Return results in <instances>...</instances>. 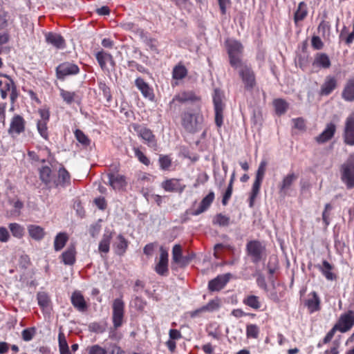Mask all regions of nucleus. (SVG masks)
Segmentation results:
<instances>
[{
    "label": "nucleus",
    "instance_id": "7",
    "mask_svg": "<svg viewBox=\"0 0 354 354\" xmlns=\"http://www.w3.org/2000/svg\"><path fill=\"white\" fill-rule=\"evenodd\" d=\"M248 255L252 257L254 263H258L265 254L266 248L260 241H251L247 244Z\"/></svg>",
    "mask_w": 354,
    "mask_h": 354
},
{
    "label": "nucleus",
    "instance_id": "37",
    "mask_svg": "<svg viewBox=\"0 0 354 354\" xmlns=\"http://www.w3.org/2000/svg\"><path fill=\"white\" fill-rule=\"evenodd\" d=\"M199 100V98L196 96L192 92H182L175 95L173 98V102L177 101L178 102L183 103L187 101H197Z\"/></svg>",
    "mask_w": 354,
    "mask_h": 354
},
{
    "label": "nucleus",
    "instance_id": "46",
    "mask_svg": "<svg viewBox=\"0 0 354 354\" xmlns=\"http://www.w3.org/2000/svg\"><path fill=\"white\" fill-rule=\"evenodd\" d=\"M336 86V81L333 78L328 79L323 84L322 88V93L328 95Z\"/></svg>",
    "mask_w": 354,
    "mask_h": 354
},
{
    "label": "nucleus",
    "instance_id": "13",
    "mask_svg": "<svg viewBox=\"0 0 354 354\" xmlns=\"http://www.w3.org/2000/svg\"><path fill=\"white\" fill-rule=\"evenodd\" d=\"M344 139L346 145H354V113L351 114L345 121Z\"/></svg>",
    "mask_w": 354,
    "mask_h": 354
},
{
    "label": "nucleus",
    "instance_id": "42",
    "mask_svg": "<svg viewBox=\"0 0 354 354\" xmlns=\"http://www.w3.org/2000/svg\"><path fill=\"white\" fill-rule=\"evenodd\" d=\"M297 176L293 173H290V174H288V175H286L283 178V179L280 185V192H283L286 190H287L288 189H289L290 187V186L292 185V184L293 183V182L297 180Z\"/></svg>",
    "mask_w": 354,
    "mask_h": 354
},
{
    "label": "nucleus",
    "instance_id": "18",
    "mask_svg": "<svg viewBox=\"0 0 354 354\" xmlns=\"http://www.w3.org/2000/svg\"><path fill=\"white\" fill-rule=\"evenodd\" d=\"M317 268L328 281H335L337 279V275L334 272V266L328 261L324 260L322 265L318 266Z\"/></svg>",
    "mask_w": 354,
    "mask_h": 354
},
{
    "label": "nucleus",
    "instance_id": "55",
    "mask_svg": "<svg viewBox=\"0 0 354 354\" xmlns=\"http://www.w3.org/2000/svg\"><path fill=\"white\" fill-rule=\"evenodd\" d=\"M88 354H106L107 351L105 348L98 344L88 346L86 348Z\"/></svg>",
    "mask_w": 354,
    "mask_h": 354
},
{
    "label": "nucleus",
    "instance_id": "48",
    "mask_svg": "<svg viewBox=\"0 0 354 354\" xmlns=\"http://www.w3.org/2000/svg\"><path fill=\"white\" fill-rule=\"evenodd\" d=\"M212 223L219 226H227L230 223V217L223 214H218L214 217Z\"/></svg>",
    "mask_w": 354,
    "mask_h": 354
},
{
    "label": "nucleus",
    "instance_id": "40",
    "mask_svg": "<svg viewBox=\"0 0 354 354\" xmlns=\"http://www.w3.org/2000/svg\"><path fill=\"white\" fill-rule=\"evenodd\" d=\"M243 304L253 309L258 310L261 306L259 297L255 295H248L243 299Z\"/></svg>",
    "mask_w": 354,
    "mask_h": 354
},
{
    "label": "nucleus",
    "instance_id": "49",
    "mask_svg": "<svg viewBox=\"0 0 354 354\" xmlns=\"http://www.w3.org/2000/svg\"><path fill=\"white\" fill-rule=\"evenodd\" d=\"M135 156L138 160L146 166L149 165L150 160L147 156L138 147L133 148Z\"/></svg>",
    "mask_w": 354,
    "mask_h": 354
},
{
    "label": "nucleus",
    "instance_id": "39",
    "mask_svg": "<svg viewBox=\"0 0 354 354\" xmlns=\"http://www.w3.org/2000/svg\"><path fill=\"white\" fill-rule=\"evenodd\" d=\"M187 69L182 64L176 65L172 71V77L175 80H180L187 75Z\"/></svg>",
    "mask_w": 354,
    "mask_h": 354
},
{
    "label": "nucleus",
    "instance_id": "50",
    "mask_svg": "<svg viewBox=\"0 0 354 354\" xmlns=\"http://www.w3.org/2000/svg\"><path fill=\"white\" fill-rule=\"evenodd\" d=\"M160 167L163 170H167L171 165V158L167 155H160L159 157Z\"/></svg>",
    "mask_w": 354,
    "mask_h": 354
},
{
    "label": "nucleus",
    "instance_id": "17",
    "mask_svg": "<svg viewBox=\"0 0 354 354\" xmlns=\"http://www.w3.org/2000/svg\"><path fill=\"white\" fill-rule=\"evenodd\" d=\"M39 179L48 188L54 187L55 174L49 166H42L39 169Z\"/></svg>",
    "mask_w": 354,
    "mask_h": 354
},
{
    "label": "nucleus",
    "instance_id": "63",
    "mask_svg": "<svg viewBox=\"0 0 354 354\" xmlns=\"http://www.w3.org/2000/svg\"><path fill=\"white\" fill-rule=\"evenodd\" d=\"M232 187L231 186H228L225 192L223 194V199H222V203L223 205H226L228 203V201H230L232 194Z\"/></svg>",
    "mask_w": 354,
    "mask_h": 354
},
{
    "label": "nucleus",
    "instance_id": "26",
    "mask_svg": "<svg viewBox=\"0 0 354 354\" xmlns=\"http://www.w3.org/2000/svg\"><path fill=\"white\" fill-rule=\"evenodd\" d=\"M336 127L333 123H329L326 125L324 131L317 137H316V141L319 143H324L330 140L335 132Z\"/></svg>",
    "mask_w": 354,
    "mask_h": 354
},
{
    "label": "nucleus",
    "instance_id": "22",
    "mask_svg": "<svg viewBox=\"0 0 354 354\" xmlns=\"http://www.w3.org/2000/svg\"><path fill=\"white\" fill-rule=\"evenodd\" d=\"M136 86L140 91L142 95L149 99L150 100H153L154 98V94L153 89L149 86V85L141 77H138L135 81Z\"/></svg>",
    "mask_w": 354,
    "mask_h": 354
},
{
    "label": "nucleus",
    "instance_id": "64",
    "mask_svg": "<svg viewBox=\"0 0 354 354\" xmlns=\"http://www.w3.org/2000/svg\"><path fill=\"white\" fill-rule=\"evenodd\" d=\"M10 238L8 230L4 227H0V241L7 242Z\"/></svg>",
    "mask_w": 354,
    "mask_h": 354
},
{
    "label": "nucleus",
    "instance_id": "1",
    "mask_svg": "<svg viewBox=\"0 0 354 354\" xmlns=\"http://www.w3.org/2000/svg\"><path fill=\"white\" fill-rule=\"evenodd\" d=\"M225 47L230 65L233 68H238L242 64L241 57L243 53L242 44L237 40L229 39L225 41Z\"/></svg>",
    "mask_w": 354,
    "mask_h": 354
},
{
    "label": "nucleus",
    "instance_id": "32",
    "mask_svg": "<svg viewBox=\"0 0 354 354\" xmlns=\"http://www.w3.org/2000/svg\"><path fill=\"white\" fill-rule=\"evenodd\" d=\"M313 65L315 67L328 68L330 66V61L326 54L317 53L315 57Z\"/></svg>",
    "mask_w": 354,
    "mask_h": 354
},
{
    "label": "nucleus",
    "instance_id": "23",
    "mask_svg": "<svg viewBox=\"0 0 354 354\" xmlns=\"http://www.w3.org/2000/svg\"><path fill=\"white\" fill-rule=\"evenodd\" d=\"M214 197V193L213 192H210L205 197L202 199L198 205V207L194 209L192 214L196 216L206 211L213 203Z\"/></svg>",
    "mask_w": 354,
    "mask_h": 354
},
{
    "label": "nucleus",
    "instance_id": "28",
    "mask_svg": "<svg viewBox=\"0 0 354 354\" xmlns=\"http://www.w3.org/2000/svg\"><path fill=\"white\" fill-rule=\"evenodd\" d=\"M306 305L310 313L316 312L320 309V299L315 292H313L308 295V299L306 301Z\"/></svg>",
    "mask_w": 354,
    "mask_h": 354
},
{
    "label": "nucleus",
    "instance_id": "5",
    "mask_svg": "<svg viewBox=\"0 0 354 354\" xmlns=\"http://www.w3.org/2000/svg\"><path fill=\"white\" fill-rule=\"evenodd\" d=\"M112 322L115 328H120L124 323V303L122 298H117L112 304Z\"/></svg>",
    "mask_w": 354,
    "mask_h": 354
},
{
    "label": "nucleus",
    "instance_id": "10",
    "mask_svg": "<svg viewBox=\"0 0 354 354\" xmlns=\"http://www.w3.org/2000/svg\"><path fill=\"white\" fill-rule=\"evenodd\" d=\"M353 325L354 312L349 310L340 316L337 322L335 324V328H337L341 333H345L349 330Z\"/></svg>",
    "mask_w": 354,
    "mask_h": 354
},
{
    "label": "nucleus",
    "instance_id": "53",
    "mask_svg": "<svg viewBox=\"0 0 354 354\" xmlns=\"http://www.w3.org/2000/svg\"><path fill=\"white\" fill-rule=\"evenodd\" d=\"M75 136L79 142L82 144L83 145L88 146L90 144V140L84 133L80 130L77 129L75 131Z\"/></svg>",
    "mask_w": 354,
    "mask_h": 354
},
{
    "label": "nucleus",
    "instance_id": "12",
    "mask_svg": "<svg viewBox=\"0 0 354 354\" xmlns=\"http://www.w3.org/2000/svg\"><path fill=\"white\" fill-rule=\"evenodd\" d=\"M109 185L115 191L125 189L127 182L125 176L118 173H109L107 174Z\"/></svg>",
    "mask_w": 354,
    "mask_h": 354
},
{
    "label": "nucleus",
    "instance_id": "15",
    "mask_svg": "<svg viewBox=\"0 0 354 354\" xmlns=\"http://www.w3.org/2000/svg\"><path fill=\"white\" fill-rule=\"evenodd\" d=\"M161 187L166 192L182 193L185 189L186 185L181 183L178 178H170L163 181Z\"/></svg>",
    "mask_w": 354,
    "mask_h": 354
},
{
    "label": "nucleus",
    "instance_id": "54",
    "mask_svg": "<svg viewBox=\"0 0 354 354\" xmlns=\"http://www.w3.org/2000/svg\"><path fill=\"white\" fill-rule=\"evenodd\" d=\"M35 334L36 328L35 327L26 328L21 333L22 339L26 342L30 341Z\"/></svg>",
    "mask_w": 354,
    "mask_h": 354
},
{
    "label": "nucleus",
    "instance_id": "56",
    "mask_svg": "<svg viewBox=\"0 0 354 354\" xmlns=\"http://www.w3.org/2000/svg\"><path fill=\"white\" fill-rule=\"evenodd\" d=\"M99 88L102 91L104 97L109 100L111 97L110 88L104 82H98Z\"/></svg>",
    "mask_w": 354,
    "mask_h": 354
},
{
    "label": "nucleus",
    "instance_id": "51",
    "mask_svg": "<svg viewBox=\"0 0 354 354\" xmlns=\"http://www.w3.org/2000/svg\"><path fill=\"white\" fill-rule=\"evenodd\" d=\"M48 122H44L42 121H38L37 124V130L41 135V136L45 140H48V131L47 127Z\"/></svg>",
    "mask_w": 354,
    "mask_h": 354
},
{
    "label": "nucleus",
    "instance_id": "9",
    "mask_svg": "<svg viewBox=\"0 0 354 354\" xmlns=\"http://www.w3.org/2000/svg\"><path fill=\"white\" fill-rule=\"evenodd\" d=\"M239 70V75L247 89H252L256 84L255 75L252 68L247 65L241 64Z\"/></svg>",
    "mask_w": 354,
    "mask_h": 354
},
{
    "label": "nucleus",
    "instance_id": "45",
    "mask_svg": "<svg viewBox=\"0 0 354 354\" xmlns=\"http://www.w3.org/2000/svg\"><path fill=\"white\" fill-rule=\"evenodd\" d=\"M273 104L275 108V111L278 115L283 114L288 107V103L282 99L274 100Z\"/></svg>",
    "mask_w": 354,
    "mask_h": 354
},
{
    "label": "nucleus",
    "instance_id": "62",
    "mask_svg": "<svg viewBox=\"0 0 354 354\" xmlns=\"http://www.w3.org/2000/svg\"><path fill=\"white\" fill-rule=\"evenodd\" d=\"M39 114L41 117V119L39 121H42L44 122H48L50 119V112L48 109H41L38 111Z\"/></svg>",
    "mask_w": 354,
    "mask_h": 354
},
{
    "label": "nucleus",
    "instance_id": "3",
    "mask_svg": "<svg viewBox=\"0 0 354 354\" xmlns=\"http://www.w3.org/2000/svg\"><path fill=\"white\" fill-rule=\"evenodd\" d=\"M131 127L145 144L155 150L157 149L158 143L156 136L150 129L145 125L136 123L132 124Z\"/></svg>",
    "mask_w": 354,
    "mask_h": 354
},
{
    "label": "nucleus",
    "instance_id": "35",
    "mask_svg": "<svg viewBox=\"0 0 354 354\" xmlns=\"http://www.w3.org/2000/svg\"><path fill=\"white\" fill-rule=\"evenodd\" d=\"M38 304L43 311H48L50 308V299L45 292H39L37 295Z\"/></svg>",
    "mask_w": 354,
    "mask_h": 354
},
{
    "label": "nucleus",
    "instance_id": "52",
    "mask_svg": "<svg viewBox=\"0 0 354 354\" xmlns=\"http://www.w3.org/2000/svg\"><path fill=\"white\" fill-rule=\"evenodd\" d=\"M219 299H214L211 300L206 306H203L201 311H214L219 308L220 307Z\"/></svg>",
    "mask_w": 354,
    "mask_h": 354
},
{
    "label": "nucleus",
    "instance_id": "36",
    "mask_svg": "<svg viewBox=\"0 0 354 354\" xmlns=\"http://www.w3.org/2000/svg\"><path fill=\"white\" fill-rule=\"evenodd\" d=\"M308 15V9L306 4L301 1L299 3L298 8L295 12L294 21L296 24L303 21Z\"/></svg>",
    "mask_w": 354,
    "mask_h": 354
},
{
    "label": "nucleus",
    "instance_id": "24",
    "mask_svg": "<svg viewBox=\"0 0 354 354\" xmlns=\"http://www.w3.org/2000/svg\"><path fill=\"white\" fill-rule=\"evenodd\" d=\"M46 41L57 48L63 49L66 44L64 39L59 34L55 32H48L45 35Z\"/></svg>",
    "mask_w": 354,
    "mask_h": 354
},
{
    "label": "nucleus",
    "instance_id": "14",
    "mask_svg": "<svg viewBox=\"0 0 354 354\" xmlns=\"http://www.w3.org/2000/svg\"><path fill=\"white\" fill-rule=\"evenodd\" d=\"M160 259L159 261L155 267L156 272L162 276L168 274V251L164 247L160 248Z\"/></svg>",
    "mask_w": 354,
    "mask_h": 354
},
{
    "label": "nucleus",
    "instance_id": "11",
    "mask_svg": "<svg viewBox=\"0 0 354 354\" xmlns=\"http://www.w3.org/2000/svg\"><path fill=\"white\" fill-rule=\"evenodd\" d=\"M80 68L77 65L71 62L60 64L56 68L57 77L64 80L66 76L73 75L79 73Z\"/></svg>",
    "mask_w": 354,
    "mask_h": 354
},
{
    "label": "nucleus",
    "instance_id": "31",
    "mask_svg": "<svg viewBox=\"0 0 354 354\" xmlns=\"http://www.w3.org/2000/svg\"><path fill=\"white\" fill-rule=\"evenodd\" d=\"M172 259L178 264L185 265L188 263V260L183 256V248L180 245L176 244L173 247Z\"/></svg>",
    "mask_w": 354,
    "mask_h": 354
},
{
    "label": "nucleus",
    "instance_id": "43",
    "mask_svg": "<svg viewBox=\"0 0 354 354\" xmlns=\"http://www.w3.org/2000/svg\"><path fill=\"white\" fill-rule=\"evenodd\" d=\"M262 181H263V180L256 178L253 183V185L252 187V191H251V194H250V207L253 206L254 202L259 193V190H260V187H261Z\"/></svg>",
    "mask_w": 354,
    "mask_h": 354
},
{
    "label": "nucleus",
    "instance_id": "34",
    "mask_svg": "<svg viewBox=\"0 0 354 354\" xmlns=\"http://www.w3.org/2000/svg\"><path fill=\"white\" fill-rule=\"evenodd\" d=\"M28 231L30 236L37 241L42 239L45 236L44 229L37 225H29Z\"/></svg>",
    "mask_w": 354,
    "mask_h": 354
},
{
    "label": "nucleus",
    "instance_id": "47",
    "mask_svg": "<svg viewBox=\"0 0 354 354\" xmlns=\"http://www.w3.org/2000/svg\"><path fill=\"white\" fill-rule=\"evenodd\" d=\"M259 334V328L256 324H250L246 326V336L248 338L257 339Z\"/></svg>",
    "mask_w": 354,
    "mask_h": 354
},
{
    "label": "nucleus",
    "instance_id": "16",
    "mask_svg": "<svg viewBox=\"0 0 354 354\" xmlns=\"http://www.w3.org/2000/svg\"><path fill=\"white\" fill-rule=\"evenodd\" d=\"M26 121L24 118L19 115H15L10 121L8 133L10 135H19L25 131Z\"/></svg>",
    "mask_w": 354,
    "mask_h": 354
},
{
    "label": "nucleus",
    "instance_id": "33",
    "mask_svg": "<svg viewBox=\"0 0 354 354\" xmlns=\"http://www.w3.org/2000/svg\"><path fill=\"white\" fill-rule=\"evenodd\" d=\"M115 252L118 255H122L125 253L128 248V241L122 235H118L113 245Z\"/></svg>",
    "mask_w": 354,
    "mask_h": 354
},
{
    "label": "nucleus",
    "instance_id": "25",
    "mask_svg": "<svg viewBox=\"0 0 354 354\" xmlns=\"http://www.w3.org/2000/svg\"><path fill=\"white\" fill-rule=\"evenodd\" d=\"M71 183V176L68 171L64 168L61 167L58 171V178H55L54 187L58 186L65 187L70 185Z\"/></svg>",
    "mask_w": 354,
    "mask_h": 354
},
{
    "label": "nucleus",
    "instance_id": "29",
    "mask_svg": "<svg viewBox=\"0 0 354 354\" xmlns=\"http://www.w3.org/2000/svg\"><path fill=\"white\" fill-rule=\"evenodd\" d=\"M111 239L112 233L111 232H106L100 241L98 250L101 253L102 257H103V254H107L109 252Z\"/></svg>",
    "mask_w": 354,
    "mask_h": 354
},
{
    "label": "nucleus",
    "instance_id": "2",
    "mask_svg": "<svg viewBox=\"0 0 354 354\" xmlns=\"http://www.w3.org/2000/svg\"><path fill=\"white\" fill-rule=\"evenodd\" d=\"M182 125L189 132H195L201 129L203 122V116L199 113H192L191 112H185L181 115Z\"/></svg>",
    "mask_w": 354,
    "mask_h": 354
},
{
    "label": "nucleus",
    "instance_id": "59",
    "mask_svg": "<svg viewBox=\"0 0 354 354\" xmlns=\"http://www.w3.org/2000/svg\"><path fill=\"white\" fill-rule=\"evenodd\" d=\"M295 128L299 130H304L306 128L305 120L302 118H298L292 120Z\"/></svg>",
    "mask_w": 354,
    "mask_h": 354
},
{
    "label": "nucleus",
    "instance_id": "6",
    "mask_svg": "<svg viewBox=\"0 0 354 354\" xmlns=\"http://www.w3.org/2000/svg\"><path fill=\"white\" fill-rule=\"evenodd\" d=\"M223 95L218 89L214 90L213 102L215 112V123L218 128H221L223 123V110L225 104L223 102Z\"/></svg>",
    "mask_w": 354,
    "mask_h": 354
},
{
    "label": "nucleus",
    "instance_id": "19",
    "mask_svg": "<svg viewBox=\"0 0 354 354\" xmlns=\"http://www.w3.org/2000/svg\"><path fill=\"white\" fill-rule=\"evenodd\" d=\"M95 57L102 71H109L106 66L107 63H109L112 67L115 66V62L113 56L110 53L101 50L96 53Z\"/></svg>",
    "mask_w": 354,
    "mask_h": 354
},
{
    "label": "nucleus",
    "instance_id": "41",
    "mask_svg": "<svg viewBox=\"0 0 354 354\" xmlns=\"http://www.w3.org/2000/svg\"><path fill=\"white\" fill-rule=\"evenodd\" d=\"M68 240V235L64 232L59 233L54 241V248L56 251L61 250L66 245V242Z\"/></svg>",
    "mask_w": 354,
    "mask_h": 354
},
{
    "label": "nucleus",
    "instance_id": "38",
    "mask_svg": "<svg viewBox=\"0 0 354 354\" xmlns=\"http://www.w3.org/2000/svg\"><path fill=\"white\" fill-rule=\"evenodd\" d=\"M342 97L346 101L354 100V79L347 82L342 92Z\"/></svg>",
    "mask_w": 354,
    "mask_h": 354
},
{
    "label": "nucleus",
    "instance_id": "44",
    "mask_svg": "<svg viewBox=\"0 0 354 354\" xmlns=\"http://www.w3.org/2000/svg\"><path fill=\"white\" fill-rule=\"evenodd\" d=\"M9 229L13 236L17 239H21L24 235L25 229L24 227L16 223H10L9 225Z\"/></svg>",
    "mask_w": 354,
    "mask_h": 354
},
{
    "label": "nucleus",
    "instance_id": "61",
    "mask_svg": "<svg viewBox=\"0 0 354 354\" xmlns=\"http://www.w3.org/2000/svg\"><path fill=\"white\" fill-rule=\"evenodd\" d=\"M218 2L221 14L225 15L227 8L231 5V0H218Z\"/></svg>",
    "mask_w": 354,
    "mask_h": 354
},
{
    "label": "nucleus",
    "instance_id": "57",
    "mask_svg": "<svg viewBox=\"0 0 354 354\" xmlns=\"http://www.w3.org/2000/svg\"><path fill=\"white\" fill-rule=\"evenodd\" d=\"M267 162L266 161H261L258 170L256 174V178L263 180L266 169Z\"/></svg>",
    "mask_w": 354,
    "mask_h": 354
},
{
    "label": "nucleus",
    "instance_id": "58",
    "mask_svg": "<svg viewBox=\"0 0 354 354\" xmlns=\"http://www.w3.org/2000/svg\"><path fill=\"white\" fill-rule=\"evenodd\" d=\"M209 176L205 173H202L198 175L196 183L194 184V187H197L200 185H204L207 182Z\"/></svg>",
    "mask_w": 354,
    "mask_h": 354
},
{
    "label": "nucleus",
    "instance_id": "21",
    "mask_svg": "<svg viewBox=\"0 0 354 354\" xmlns=\"http://www.w3.org/2000/svg\"><path fill=\"white\" fill-rule=\"evenodd\" d=\"M73 306L80 312H84L88 308V305L84 296L80 291H75L71 298Z\"/></svg>",
    "mask_w": 354,
    "mask_h": 354
},
{
    "label": "nucleus",
    "instance_id": "60",
    "mask_svg": "<svg viewBox=\"0 0 354 354\" xmlns=\"http://www.w3.org/2000/svg\"><path fill=\"white\" fill-rule=\"evenodd\" d=\"M8 25V12L5 11L0 12V30L6 28Z\"/></svg>",
    "mask_w": 354,
    "mask_h": 354
},
{
    "label": "nucleus",
    "instance_id": "20",
    "mask_svg": "<svg viewBox=\"0 0 354 354\" xmlns=\"http://www.w3.org/2000/svg\"><path fill=\"white\" fill-rule=\"evenodd\" d=\"M230 278V274L219 275L209 282L208 288L211 291H218L226 285Z\"/></svg>",
    "mask_w": 354,
    "mask_h": 354
},
{
    "label": "nucleus",
    "instance_id": "4",
    "mask_svg": "<svg viewBox=\"0 0 354 354\" xmlns=\"http://www.w3.org/2000/svg\"><path fill=\"white\" fill-rule=\"evenodd\" d=\"M341 178L347 189L354 187V155H350L341 167Z\"/></svg>",
    "mask_w": 354,
    "mask_h": 354
},
{
    "label": "nucleus",
    "instance_id": "30",
    "mask_svg": "<svg viewBox=\"0 0 354 354\" xmlns=\"http://www.w3.org/2000/svg\"><path fill=\"white\" fill-rule=\"evenodd\" d=\"M59 94L66 104H71L73 102L78 103L80 101V97L77 92L59 88Z\"/></svg>",
    "mask_w": 354,
    "mask_h": 354
},
{
    "label": "nucleus",
    "instance_id": "8",
    "mask_svg": "<svg viewBox=\"0 0 354 354\" xmlns=\"http://www.w3.org/2000/svg\"><path fill=\"white\" fill-rule=\"evenodd\" d=\"M0 76H3L4 77L3 80H0V91L1 97L5 99L8 95H10L11 102H14L17 95L16 90L14 88L12 81L9 79L7 75H1L0 74Z\"/></svg>",
    "mask_w": 354,
    "mask_h": 354
},
{
    "label": "nucleus",
    "instance_id": "27",
    "mask_svg": "<svg viewBox=\"0 0 354 354\" xmlns=\"http://www.w3.org/2000/svg\"><path fill=\"white\" fill-rule=\"evenodd\" d=\"M61 259L65 265H73L76 260V250L75 245H70L62 255Z\"/></svg>",
    "mask_w": 354,
    "mask_h": 354
}]
</instances>
